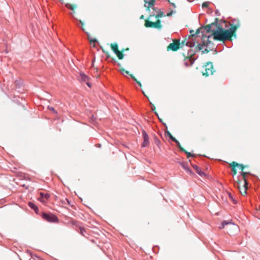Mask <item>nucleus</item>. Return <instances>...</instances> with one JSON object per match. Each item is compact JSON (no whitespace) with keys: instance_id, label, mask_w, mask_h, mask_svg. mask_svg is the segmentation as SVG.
Returning a JSON list of instances; mask_svg holds the SVG:
<instances>
[{"instance_id":"1","label":"nucleus","mask_w":260,"mask_h":260,"mask_svg":"<svg viewBox=\"0 0 260 260\" xmlns=\"http://www.w3.org/2000/svg\"><path fill=\"white\" fill-rule=\"evenodd\" d=\"M213 35L214 40L220 41L231 40L232 37L229 30L224 29L220 26H218L216 30H213Z\"/></svg>"},{"instance_id":"2","label":"nucleus","mask_w":260,"mask_h":260,"mask_svg":"<svg viewBox=\"0 0 260 260\" xmlns=\"http://www.w3.org/2000/svg\"><path fill=\"white\" fill-rule=\"evenodd\" d=\"M197 52L196 51V48L194 50L190 49L188 50L187 56L185 57L184 58V64L185 66L188 67L193 63L195 58L193 56Z\"/></svg>"},{"instance_id":"3","label":"nucleus","mask_w":260,"mask_h":260,"mask_svg":"<svg viewBox=\"0 0 260 260\" xmlns=\"http://www.w3.org/2000/svg\"><path fill=\"white\" fill-rule=\"evenodd\" d=\"M42 218L49 222L56 223L58 222V217L53 214H48L43 212L42 214Z\"/></svg>"},{"instance_id":"4","label":"nucleus","mask_w":260,"mask_h":260,"mask_svg":"<svg viewBox=\"0 0 260 260\" xmlns=\"http://www.w3.org/2000/svg\"><path fill=\"white\" fill-rule=\"evenodd\" d=\"M214 72V70L212 63L209 62L204 67V71L202 72V73L204 76H208L212 75Z\"/></svg>"},{"instance_id":"5","label":"nucleus","mask_w":260,"mask_h":260,"mask_svg":"<svg viewBox=\"0 0 260 260\" xmlns=\"http://www.w3.org/2000/svg\"><path fill=\"white\" fill-rule=\"evenodd\" d=\"M145 26L146 27L156 28L158 29H161L162 27V25L159 20H157L155 22L146 20L145 21Z\"/></svg>"},{"instance_id":"6","label":"nucleus","mask_w":260,"mask_h":260,"mask_svg":"<svg viewBox=\"0 0 260 260\" xmlns=\"http://www.w3.org/2000/svg\"><path fill=\"white\" fill-rule=\"evenodd\" d=\"M233 24L230 23V25L231 26V28L228 30L230 31L231 34L233 36V33L236 30V29L239 27L240 24L238 20L234 19L232 21Z\"/></svg>"},{"instance_id":"7","label":"nucleus","mask_w":260,"mask_h":260,"mask_svg":"<svg viewBox=\"0 0 260 260\" xmlns=\"http://www.w3.org/2000/svg\"><path fill=\"white\" fill-rule=\"evenodd\" d=\"M196 43V41L194 40H192L191 39H189L188 38V40L185 39L183 40L181 43H180V46L181 47L185 45L186 46L189 47L190 48L193 47Z\"/></svg>"},{"instance_id":"8","label":"nucleus","mask_w":260,"mask_h":260,"mask_svg":"<svg viewBox=\"0 0 260 260\" xmlns=\"http://www.w3.org/2000/svg\"><path fill=\"white\" fill-rule=\"evenodd\" d=\"M142 136L143 138V142L141 144V147L144 148L149 144V138L148 134L144 130H143L142 131Z\"/></svg>"},{"instance_id":"9","label":"nucleus","mask_w":260,"mask_h":260,"mask_svg":"<svg viewBox=\"0 0 260 260\" xmlns=\"http://www.w3.org/2000/svg\"><path fill=\"white\" fill-rule=\"evenodd\" d=\"M235 186L237 187L239 190L242 196H245L247 194V189L243 187H241V181L238 179L237 182L235 184Z\"/></svg>"},{"instance_id":"10","label":"nucleus","mask_w":260,"mask_h":260,"mask_svg":"<svg viewBox=\"0 0 260 260\" xmlns=\"http://www.w3.org/2000/svg\"><path fill=\"white\" fill-rule=\"evenodd\" d=\"M202 31H203V26H201L198 28L194 34L190 35V36L189 37V39L196 41V38L199 36V34L200 32L202 33Z\"/></svg>"},{"instance_id":"11","label":"nucleus","mask_w":260,"mask_h":260,"mask_svg":"<svg viewBox=\"0 0 260 260\" xmlns=\"http://www.w3.org/2000/svg\"><path fill=\"white\" fill-rule=\"evenodd\" d=\"M201 39H202L203 44L199 43L198 44L197 46L196 47V51L199 52L203 49V47L204 46H206V40H205V38H204V35H203V36H201Z\"/></svg>"},{"instance_id":"12","label":"nucleus","mask_w":260,"mask_h":260,"mask_svg":"<svg viewBox=\"0 0 260 260\" xmlns=\"http://www.w3.org/2000/svg\"><path fill=\"white\" fill-rule=\"evenodd\" d=\"M180 47V43H172L169 45L167 47L168 50H172L173 51L177 50Z\"/></svg>"},{"instance_id":"13","label":"nucleus","mask_w":260,"mask_h":260,"mask_svg":"<svg viewBox=\"0 0 260 260\" xmlns=\"http://www.w3.org/2000/svg\"><path fill=\"white\" fill-rule=\"evenodd\" d=\"M144 1L145 2L144 6L149 9L154 6L156 0H144Z\"/></svg>"},{"instance_id":"14","label":"nucleus","mask_w":260,"mask_h":260,"mask_svg":"<svg viewBox=\"0 0 260 260\" xmlns=\"http://www.w3.org/2000/svg\"><path fill=\"white\" fill-rule=\"evenodd\" d=\"M40 195L39 200L42 203L45 202V200H48L50 197V194L48 193H44L40 192Z\"/></svg>"},{"instance_id":"15","label":"nucleus","mask_w":260,"mask_h":260,"mask_svg":"<svg viewBox=\"0 0 260 260\" xmlns=\"http://www.w3.org/2000/svg\"><path fill=\"white\" fill-rule=\"evenodd\" d=\"M178 163L181 166V167L189 174H192V171L188 167L187 163L184 161H178Z\"/></svg>"},{"instance_id":"16","label":"nucleus","mask_w":260,"mask_h":260,"mask_svg":"<svg viewBox=\"0 0 260 260\" xmlns=\"http://www.w3.org/2000/svg\"><path fill=\"white\" fill-rule=\"evenodd\" d=\"M203 35H204V38H205V40H206V47H209L210 44H212V42L209 40V39L212 36H213V34L212 35L206 36V35L204 34V31H202V36H203Z\"/></svg>"},{"instance_id":"17","label":"nucleus","mask_w":260,"mask_h":260,"mask_svg":"<svg viewBox=\"0 0 260 260\" xmlns=\"http://www.w3.org/2000/svg\"><path fill=\"white\" fill-rule=\"evenodd\" d=\"M192 167L193 169L196 170L197 173L200 175V176L202 177L203 176H205V173L201 170V169L197 165H192Z\"/></svg>"},{"instance_id":"18","label":"nucleus","mask_w":260,"mask_h":260,"mask_svg":"<svg viewBox=\"0 0 260 260\" xmlns=\"http://www.w3.org/2000/svg\"><path fill=\"white\" fill-rule=\"evenodd\" d=\"M152 16H155V18H161L164 16H165V13L163 12L158 11V12L157 14H155V13L152 12V13L150 15V17Z\"/></svg>"},{"instance_id":"19","label":"nucleus","mask_w":260,"mask_h":260,"mask_svg":"<svg viewBox=\"0 0 260 260\" xmlns=\"http://www.w3.org/2000/svg\"><path fill=\"white\" fill-rule=\"evenodd\" d=\"M28 205L31 209H33L36 213H38L39 212V208L34 203L29 202Z\"/></svg>"},{"instance_id":"20","label":"nucleus","mask_w":260,"mask_h":260,"mask_svg":"<svg viewBox=\"0 0 260 260\" xmlns=\"http://www.w3.org/2000/svg\"><path fill=\"white\" fill-rule=\"evenodd\" d=\"M212 24H208L206 26H203V31L205 32L206 31V32H210L212 31L213 32V30L211 29Z\"/></svg>"},{"instance_id":"21","label":"nucleus","mask_w":260,"mask_h":260,"mask_svg":"<svg viewBox=\"0 0 260 260\" xmlns=\"http://www.w3.org/2000/svg\"><path fill=\"white\" fill-rule=\"evenodd\" d=\"M80 76L81 77V81H82L85 82L86 81H88L89 79L88 76H87L86 75H85L83 72H80Z\"/></svg>"},{"instance_id":"22","label":"nucleus","mask_w":260,"mask_h":260,"mask_svg":"<svg viewBox=\"0 0 260 260\" xmlns=\"http://www.w3.org/2000/svg\"><path fill=\"white\" fill-rule=\"evenodd\" d=\"M229 224H234L233 223H232L231 221H226V220H224L221 223V225L219 227V229H223L225 227V225Z\"/></svg>"},{"instance_id":"23","label":"nucleus","mask_w":260,"mask_h":260,"mask_svg":"<svg viewBox=\"0 0 260 260\" xmlns=\"http://www.w3.org/2000/svg\"><path fill=\"white\" fill-rule=\"evenodd\" d=\"M165 135H166V137H169V138L172 141L174 142L175 141H176V139L175 137H174L169 131H167L165 133Z\"/></svg>"},{"instance_id":"24","label":"nucleus","mask_w":260,"mask_h":260,"mask_svg":"<svg viewBox=\"0 0 260 260\" xmlns=\"http://www.w3.org/2000/svg\"><path fill=\"white\" fill-rule=\"evenodd\" d=\"M111 49L113 50L114 53H115L117 51H118V45L116 43L111 44Z\"/></svg>"},{"instance_id":"25","label":"nucleus","mask_w":260,"mask_h":260,"mask_svg":"<svg viewBox=\"0 0 260 260\" xmlns=\"http://www.w3.org/2000/svg\"><path fill=\"white\" fill-rule=\"evenodd\" d=\"M115 54H116L119 59H122L123 58V54L119 50L117 51Z\"/></svg>"},{"instance_id":"26","label":"nucleus","mask_w":260,"mask_h":260,"mask_svg":"<svg viewBox=\"0 0 260 260\" xmlns=\"http://www.w3.org/2000/svg\"><path fill=\"white\" fill-rule=\"evenodd\" d=\"M174 142L176 144L177 147L179 148L181 151H185V150L181 147L180 143L177 139L176 141H175Z\"/></svg>"},{"instance_id":"27","label":"nucleus","mask_w":260,"mask_h":260,"mask_svg":"<svg viewBox=\"0 0 260 260\" xmlns=\"http://www.w3.org/2000/svg\"><path fill=\"white\" fill-rule=\"evenodd\" d=\"M250 174L249 172H246L242 171L241 172V175L242 176L243 180L246 179L247 175Z\"/></svg>"},{"instance_id":"28","label":"nucleus","mask_w":260,"mask_h":260,"mask_svg":"<svg viewBox=\"0 0 260 260\" xmlns=\"http://www.w3.org/2000/svg\"><path fill=\"white\" fill-rule=\"evenodd\" d=\"M154 139L155 143L156 144V145L158 147H159V145L160 144V141L159 140V139L156 136H154Z\"/></svg>"},{"instance_id":"29","label":"nucleus","mask_w":260,"mask_h":260,"mask_svg":"<svg viewBox=\"0 0 260 260\" xmlns=\"http://www.w3.org/2000/svg\"><path fill=\"white\" fill-rule=\"evenodd\" d=\"M66 6L68 9H69L71 10H74V9L76 7V6H74V5H72V4H69V3L67 4Z\"/></svg>"},{"instance_id":"30","label":"nucleus","mask_w":260,"mask_h":260,"mask_svg":"<svg viewBox=\"0 0 260 260\" xmlns=\"http://www.w3.org/2000/svg\"><path fill=\"white\" fill-rule=\"evenodd\" d=\"M183 152L186 154L187 158H189L190 157L194 156V154H191V153L186 151L185 150V151H183Z\"/></svg>"},{"instance_id":"31","label":"nucleus","mask_w":260,"mask_h":260,"mask_svg":"<svg viewBox=\"0 0 260 260\" xmlns=\"http://www.w3.org/2000/svg\"><path fill=\"white\" fill-rule=\"evenodd\" d=\"M131 77H132V78L136 82V83L140 86H142V84L141 83H140V82L138 81L137 79L134 76H133L132 75H131Z\"/></svg>"},{"instance_id":"32","label":"nucleus","mask_w":260,"mask_h":260,"mask_svg":"<svg viewBox=\"0 0 260 260\" xmlns=\"http://www.w3.org/2000/svg\"><path fill=\"white\" fill-rule=\"evenodd\" d=\"M15 84H16V86L19 88L21 87V85H22V83L21 82L20 80H16L15 81Z\"/></svg>"},{"instance_id":"33","label":"nucleus","mask_w":260,"mask_h":260,"mask_svg":"<svg viewBox=\"0 0 260 260\" xmlns=\"http://www.w3.org/2000/svg\"><path fill=\"white\" fill-rule=\"evenodd\" d=\"M248 185V182L247 180L246 179L244 180V184L242 187H244V188H246V189H247Z\"/></svg>"},{"instance_id":"34","label":"nucleus","mask_w":260,"mask_h":260,"mask_svg":"<svg viewBox=\"0 0 260 260\" xmlns=\"http://www.w3.org/2000/svg\"><path fill=\"white\" fill-rule=\"evenodd\" d=\"M230 165L232 168H235V167H238L239 164L235 161H233Z\"/></svg>"},{"instance_id":"35","label":"nucleus","mask_w":260,"mask_h":260,"mask_svg":"<svg viewBox=\"0 0 260 260\" xmlns=\"http://www.w3.org/2000/svg\"><path fill=\"white\" fill-rule=\"evenodd\" d=\"M48 109L49 110H50V111H52L53 112H54V113H57L56 111V110L54 109V108H53L52 107L48 106Z\"/></svg>"},{"instance_id":"36","label":"nucleus","mask_w":260,"mask_h":260,"mask_svg":"<svg viewBox=\"0 0 260 260\" xmlns=\"http://www.w3.org/2000/svg\"><path fill=\"white\" fill-rule=\"evenodd\" d=\"M151 8L153 10V11H154L153 12L154 13L156 12V14H157L158 12V11H159V10H160L158 8H157L156 7H154V6Z\"/></svg>"},{"instance_id":"37","label":"nucleus","mask_w":260,"mask_h":260,"mask_svg":"<svg viewBox=\"0 0 260 260\" xmlns=\"http://www.w3.org/2000/svg\"><path fill=\"white\" fill-rule=\"evenodd\" d=\"M208 7V2H206L203 3L202 7L203 8H207Z\"/></svg>"},{"instance_id":"38","label":"nucleus","mask_w":260,"mask_h":260,"mask_svg":"<svg viewBox=\"0 0 260 260\" xmlns=\"http://www.w3.org/2000/svg\"><path fill=\"white\" fill-rule=\"evenodd\" d=\"M217 24H218V19L216 18L215 21L214 22L212 23L211 24H212V26H213V25L217 26Z\"/></svg>"},{"instance_id":"39","label":"nucleus","mask_w":260,"mask_h":260,"mask_svg":"<svg viewBox=\"0 0 260 260\" xmlns=\"http://www.w3.org/2000/svg\"><path fill=\"white\" fill-rule=\"evenodd\" d=\"M238 167H239L240 169H241L242 171H243V169H244V166H243V164H239Z\"/></svg>"},{"instance_id":"40","label":"nucleus","mask_w":260,"mask_h":260,"mask_svg":"<svg viewBox=\"0 0 260 260\" xmlns=\"http://www.w3.org/2000/svg\"><path fill=\"white\" fill-rule=\"evenodd\" d=\"M175 12H176L175 11H172V12L167 13V16H168V17H170V16H171L172 15V14L173 13H175Z\"/></svg>"},{"instance_id":"41","label":"nucleus","mask_w":260,"mask_h":260,"mask_svg":"<svg viewBox=\"0 0 260 260\" xmlns=\"http://www.w3.org/2000/svg\"><path fill=\"white\" fill-rule=\"evenodd\" d=\"M208 52H209V50L207 48H206L204 50L202 51V54H204V53H208Z\"/></svg>"},{"instance_id":"42","label":"nucleus","mask_w":260,"mask_h":260,"mask_svg":"<svg viewBox=\"0 0 260 260\" xmlns=\"http://www.w3.org/2000/svg\"><path fill=\"white\" fill-rule=\"evenodd\" d=\"M129 72L128 71H125V70H124V69H123V70H122V73L123 74H124V73H125V74H129Z\"/></svg>"},{"instance_id":"43","label":"nucleus","mask_w":260,"mask_h":260,"mask_svg":"<svg viewBox=\"0 0 260 260\" xmlns=\"http://www.w3.org/2000/svg\"><path fill=\"white\" fill-rule=\"evenodd\" d=\"M84 232H85V230L83 228H80V233L82 235H83Z\"/></svg>"},{"instance_id":"44","label":"nucleus","mask_w":260,"mask_h":260,"mask_svg":"<svg viewBox=\"0 0 260 260\" xmlns=\"http://www.w3.org/2000/svg\"><path fill=\"white\" fill-rule=\"evenodd\" d=\"M215 14H216V16H219L220 15V13H219L218 10H216Z\"/></svg>"},{"instance_id":"45","label":"nucleus","mask_w":260,"mask_h":260,"mask_svg":"<svg viewBox=\"0 0 260 260\" xmlns=\"http://www.w3.org/2000/svg\"><path fill=\"white\" fill-rule=\"evenodd\" d=\"M150 104L152 105V107H151L152 110L153 111H154L155 109V106L153 105H152L151 103H150Z\"/></svg>"},{"instance_id":"46","label":"nucleus","mask_w":260,"mask_h":260,"mask_svg":"<svg viewBox=\"0 0 260 260\" xmlns=\"http://www.w3.org/2000/svg\"><path fill=\"white\" fill-rule=\"evenodd\" d=\"M232 171L233 172H234V174H236V170L235 168H232Z\"/></svg>"},{"instance_id":"47","label":"nucleus","mask_w":260,"mask_h":260,"mask_svg":"<svg viewBox=\"0 0 260 260\" xmlns=\"http://www.w3.org/2000/svg\"><path fill=\"white\" fill-rule=\"evenodd\" d=\"M169 2L171 4V5L173 7L176 8V5H175V4L174 3H170V1H169Z\"/></svg>"},{"instance_id":"48","label":"nucleus","mask_w":260,"mask_h":260,"mask_svg":"<svg viewBox=\"0 0 260 260\" xmlns=\"http://www.w3.org/2000/svg\"><path fill=\"white\" fill-rule=\"evenodd\" d=\"M86 85L89 87H91V84L88 82H86Z\"/></svg>"},{"instance_id":"49","label":"nucleus","mask_w":260,"mask_h":260,"mask_svg":"<svg viewBox=\"0 0 260 260\" xmlns=\"http://www.w3.org/2000/svg\"><path fill=\"white\" fill-rule=\"evenodd\" d=\"M78 21H79V22H80L82 25H83V24H84V23H83V22L82 20H78Z\"/></svg>"},{"instance_id":"50","label":"nucleus","mask_w":260,"mask_h":260,"mask_svg":"<svg viewBox=\"0 0 260 260\" xmlns=\"http://www.w3.org/2000/svg\"><path fill=\"white\" fill-rule=\"evenodd\" d=\"M90 41L92 42H97V40L95 39H94L93 40H92Z\"/></svg>"},{"instance_id":"51","label":"nucleus","mask_w":260,"mask_h":260,"mask_svg":"<svg viewBox=\"0 0 260 260\" xmlns=\"http://www.w3.org/2000/svg\"><path fill=\"white\" fill-rule=\"evenodd\" d=\"M190 34H191V35L194 34V30H191L190 31Z\"/></svg>"},{"instance_id":"52","label":"nucleus","mask_w":260,"mask_h":260,"mask_svg":"<svg viewBox=\"0 0 260 260\" xmlns=\"http://www.w3.org/2000/svg\"><path fill=\"white\" fill-rule=\"evenodd\" d=\"M142 18H143V15H142V16H141V17H140V19H142Z\"/></svg>"},{"instance_id":"53","label":"nucleus","mask_w":260,"mask_h":260,"mask_svg":"<svg viewBox=\"0 0 260 260\" xmlns=\"http://www.w3.org/2000/svg\"><path fill=\"white\" fill-rule=\"evenodd\" d=\"M229 197H230L231 199H232V197H231V194L230 193L229 194Z\"/></svg>"},{"instance_id":"54","label":"nucleus","mask_w":260,"mask_h":260,"mask_svg":"<svg viewBox=\"0 0 260 260\" xmlns=\"http://www.w3.org/2000/svg\"><path fill=\"white\" fill-rule=\"evenodd\" d=\"M82 29L83 31H84V28H83V27H82Z\"/></svg>"},{"instance_id":"55","label":"nucleus","mask_w":260,"mask_h":260,"mask_svg":"<svg viewBox=\"0 0 260 260\" xmlns=\"http://www.w3.org/2000/svg\"><path fill=\"white\" fill-rule=\"evenodd\" d=\"M155 113L156 115H157L158 116V114L156 112H155Z\"/></svg>"},{"instance_id":"56","label":"nucleus","mask_w":260,"mask_h":260,"mask_svg":"<svg viewBox=\"0 0 260 260\" xmlns=\"http://www.w3.org/2000/svg\"><path fill=\"white\" fill-rule=\"evenodd\" d=\"M167 1L169 2V0H167Z\"/></svg>"}]
</instances>
